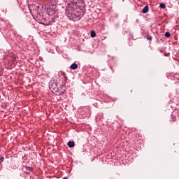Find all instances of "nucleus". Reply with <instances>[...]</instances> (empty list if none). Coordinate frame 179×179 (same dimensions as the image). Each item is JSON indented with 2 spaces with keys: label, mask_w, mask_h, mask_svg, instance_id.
Returning <instances> with one entry per match:
<instances>
[{
  "label": "nucleus",
  "mask_w": 179,
  "mask_h": 179,
  "mask_svg": "<svg viewBox=\"0 0 179 179\" xmlns=\"http://www.w3.org/2000/svg\"><path fill=\"white\" fill-rule=\"evenodd\" d=\"M79 1L83 2V0H71L70 3H68L65 9V15L69 20L78 22L80 19L79 5L78 4Z\"/></svg>",
  "instance_id": "1"
},
{
  "label": "nucleus",
  "mask_w": 179,
  "mask_h": 179,
  "mask_svg": "<svg viewBox=\"0 0 179 179\" xmlns=\"http://www.w3.org/2000/svg\"><path fill=\"white\" fill-rule=\"evenodd\" d=\"M45 2H47L48 10H51V12H55L57 8V3L58 0H44Z\"/></svg>",
  "instance_id": "2"
},
{
  "label": "nucleus",
  "mask_w": 179,
  "mask_h": 179,
  "mask_svg": "<svg viewBox=\"0 0 179 179\" xmlns=\"http://www.w3.org/2000/svg\"><path fill=\"white\" fill-rule=\"evenodd\" d=\"M52 93L56 96H61V94H64V93H65V89H64L63 86L59 85L55 90Z\"/></svg>",
  "instance_id": "3"
},
{
  "label": "nucleus",
  "mask_w": 179,
  "mask_h": 179,
  "mask_svg": "<svg viewBox=\"0 0 179 179\" xmlns=\"http://www.w3.org/2000/svg\"><path fill=\"white\" fill-rule=\"evenodd\" d=\"M58 87V84L55 82V80H52L49 83V89L52 92V93L55 91V90Z\"/></svg>",
  "instance_id": "4"
},
{
  "label": "nucleus",
  "mask_w": 179,
  "mask_h": 179,
  "mask_svg": "<svg viewBox=\"0 0 179 179\" xmlns=\"http://www.w3.org/2000/svg\"><path fill=\"white\" fill-rule=\"evenodd\" d=\"M142 13H148L149 12V6H145L143 9H142Z\"/></svg>",
  "instance_id": "5"
},
{
  "label": "nucleus",
  "mask_w": 179,
  "mask_h": 179,
  "mask_svg": "<svg viewBox=\"0 0 179 179\" xmlns=\"http://www.w3.org/2000/svg\"><path fill=\"white\" fill-rule=\"evenodd\" d=\"M67 145L69 148H75V141H69Z\"/></svg>",
  "instance_id": "6"
},
{
  "label": "nucleus",
  "mask_w": 179,
  "mask_h": 179,
  "mask_svg": "<svg viewBox=\"0 0 179 179\" xmlns=\"http://www.w3.org/2000/svg\"><path fill=\"white\" fill-rule=\"evenodd\" d=\"M71 69L75 70V69H78V64L76 63H73L71 66H70Z\"/></svg>",
  "instance_id": "7"
},
{
  "label": "nucleus",
  "mask_w": 179,
  "mask_h": 179,
  "mask_svg": "<svg viewBox=\"0 0 179 179\" xmlns=\"http://www.w3.org/2000/svg\"><path fill=\"white\" fill-rule=\"evenodd\" d=\"M90 36L92 37V38H94V37H96V31H91Z\"/></svg>",
  "instance_id": "8"
},
{
  "label": "nucleus",
  "mask_w": 179,
  "mask_h": 179,
  "mask_svg": "<svg viewBox=\"0 0 179 179\" xmlns=\"http://www.w3.org/2000/svg\"><path fill=\"white\" fill-rule=\"evenodd\" d=\"M146 39L148 41H152V36L148 34L146 36H145Z\"/></svg>",
  "instance_id": "9"
},
{
  "label": "nucleus",
  "mask_w": 179,
  "mask_h": 179,
  "mask_svg": "<svg viewBox=\"0 0 179 179\" xmlns=\"http://www.w3.org/2000/svg\"><path fill=\"white\" fill-rule=\"evenodd\" d=\"M165 37H166L167 38H170L171 36V34H170V32L166 31L164 34Z\"/></svg>",
  "instance_id": "10"
},
{
  "label": "nucleus",
  "mask_w": 179,
  "mask_h": 179,
  "mask_svg": "<svg viewBox=\"0 0 179 179\" xmlns=\"http://www.w3.org/2000/svg\"><path fill=\"white\" fill-rule=\"evenodd\" d=\"M159 8H161V9H164V8H166V4L164 3H160Z\"/></svg>",
  "instance_id": "11"
},
{
  "label": "nucleus",
  "mask_w": 179,
  "mask_h": 179,
  "mask_svg": "<svg viewBox=\"0 0 179 179\" xmlns=\"http://www.w3.org/2000/svg\"><path fill=\"white\" fill-rule=\"evenodd\" d=\"M26 170H27L28 171H33V168L30 167V166H25Z\"/></svg>",
  "instance_id": "12"
},
{
  "label": "nucleus",
  "mask_w": 179,
  "mask_h": 179,
  "mask_svg": "<svg viewBox=\"0 0 179 179\" xmlns=\"http://www.w3.org/2000/svg\"><path fill=\"white\" fill-rule=\"evenodd\" d=\"M61 75H62L63 77L65 78L66 79H68V78H66V74L64 71L61 72Z\"/></svg>",
  "instance_id": "13"
},
{
  "label": "nucleus",
  "mask_w": 179,
  "mask_h": 179,
  "mask_svg": "<svg viewBox=\"0 0 179 179\" xmlns=\"http://www.w3.org/2000/svg\"><path fill=\"white\" fill-rule=\"evenodd\" d=\"M1 107H2L3 108H6V107H7L6 103H4V102L1 103Z\"/></svg>",
  "instance_id": "14"
},
{
  "label": "nucleus",
  "mask_w": 179,
  "mask_h": 179,
  "mask_svg": "<svg viewBox=\"0 0 179 179\" xmlns=\"http://www.w3.org/2000/svg\"><path fill=\"white\" fill-rule=\"evenodd\" d=\"M3 160H5V158H3V157H0V163H3Z\"/></svg>",
  "instance_id": "15"
},
{
  "label": "nucleus",
  "mask_w": 179,
  "mask_h": 179,
  "mask_svg": "<svg viewBox=\"0 0 179 179\" xmlns=\"http://www.w3.org/2000/svg\"><path fill=\"white\" fill-rule=\"evenodd\" d=\"M2 31H6V28L3 27V28H2Z\"/></svg>",
  "instance_id": "16"
},
{
  "label": "nucleus",
  "mask_w": 179,
  "mask_h": 179,
  "mask_svg": "<svg viewBox=\"0 0 179 179\" xmlns=\"http://www.w3.org/2000/svg\"><path fill=\"white\" fill-rule=\"evenodd\" d=\"M110 69L112 71L113 73H114V69H113V66H110Z\"/></svg>",
  "instance_id": "17"
},
{
  "label": "nucleus",
  "mask_w": 179,
  "mask_h": 179,
  "mask_svg": "<svg viewBox=\"0 0 179 179\" xmlns=\"http://www.w3.org/2000/svg\"><path fill=\"white\" fill-rule=\"evenodd\" d=\"M25 173V174H27V176H30V173H29V172H24Z\"/></svg>",
  "instance_id": "18"
},
{
  "label": "nucleus",
  "mask_w": 179,
  "mask_h": 179,
  "mask_svg": "<svg viewBox=\"0 0 179 179\" xmlns=\"http://www.w3.org/2000/svg\"><path fill=\"white\" fill-rule=\"evenodd\" d=\"M52 22H53V23H55V17L52 18Z\"/></svg>",
  "instance_id": "19"
},
{
  "label": "nucleus",
  "mask_w": 179,
  "mask_h": 179,
  "mask_svg": "<svg viewBox=\"0 0 179 179\" xmlns=\"http://www.w3.org/2000/svg\"><path fill=\"white\" fill-rule=\"evenodd\" d=\"M63 179H68V178L67 177H64Z\"/></svg>",
  "instance_id": "20"
},
{
  "label": "nucleus",
  "mask_w": 179,
  "mask_h": 179,
  "mask_svg": "<svg viewBox=\"0 0 179 179\" xmlns=\"http://www.w3.org/2000/svg\"><path fill=\"white\" fill-rule=\"evenodd\" d=\"M16 59V57H14V61Z\"/></svg>",
  "instance_id": "21"
},
{
  "label": "nucleus",
  "mask_w": 179,
  "mask_h": 179,
  "mask_svg": "<svg viewBox=\"0 0 179 179\" xmlns=\"http://www.w3.org/2000/svg\"><path fill=\"white\" fill-rule=\"evenodd\" d=\"M0 99H1V95H0Z\"/></svg>",
  "instance_id": "22"
}]
</instances>
